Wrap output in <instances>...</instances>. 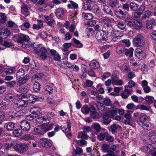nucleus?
<instances>
[{"mask_svg":"<svg viewBox=\"0 0 156 156\" xmlns=\"http://www.w3.org/2000/svg\"><path fill=\"white\" fill-rule=\"evenodd\" d=\"M12 147L15 151L20 154H23L26 152L29 148L27 144L21 143L13 145Z\"/></svg>","mask_w":156,"mask_h":156,"instance_id":"nucleus-1","label":"nucleus"},{"mask_svg":"<svg viewBox=\"0 0 156 156\" xmlns=\"http://www.w3.org/2000/svg\"><path fill=\"white\" fill-rule=\"evenodd\" d=\"M133 42L136 47H143L144 44V37L141 34H138L133 39Z\"/></svg>","mask_w":156,"mask_h":156,"instance_id":"nucleus-2","label":"nucleus"},{"mask_svg":"<svg viewBox=\"0 0 156 156\" xmlns=\"http://www.w3.org/2000/svg\"><path fill=\"white\" fill-rule=\"evenodd\" d=\"M95 37L96 38L101 42L104 43L108 39V36L106 34H104L103 31H97Z\"/></svg>","mask_w":156,"mask_h":156,"instance_id":"nucleus-3","label":"nucleus"},{"mask_svg":"<svg viewBox=\"0 0 156 156\" xmlns=\"http://www.w3.org/2000/svg\"><path fill=\"white\" fill-rule=\"evenodd\" d=\"M114 13L117 18H122L123 17H125L127 15V12L123 9H119L114 11Z\"/></svg>","mask_w":156,"mask_h":156,"instance_id":"nucleus-4","label":"nucleus"},{"mask_svg":"<svg viewBox=\"0 0 156 156\" xmlns=\"http://www.w3.org/2000/svg\"><path fill=\"white\" fill-rule=\"evenodd\" d=\"M20 126L22 129L25 131L29 130L30 127L29 122L25 120L20 122Z\"/></svg>","mask_w":156,"mask_h":156,"instance_id":"nucleus-5","label":"nucleus"},{"mask_svg":"<svg viewBox=\"0 0 156 156\" xmlns=\"http://www.w3.org/2000/svg\"><path fill=\"white\" fill-rule=\"evenodd\" d=\"M40 141L41 144L43 147L49 148L52 145L51 143L47 139L43 138L41 139Z\"/></svg>","mask_w":156,"mask_h":156,"instance_id":"nucleus-6","label":"nucleus"},{"mask_svg":"<svg viewBox=\"0 0 156 156\" xmlns=\"http://www.w3.org/2000/svg\"><path fill=\"white\" fill-rule=\"evenodd\" d=\"M148 118V117L144 113H141L139 116V120L137 122L140 126L146 122L145 121Z\"/></svg>","mask_w":156,"mask_h":156,"instance_id":"nucleus-7","label":"nucleus"},{"mask_svg":"<svg viewBox=\"0 0 156 156\" xmlns=\"http://www.w3.org/2000/svg\"><path fill=\"white\" fill-rule=\"evenodd\" d=\"M21 36L17 39V42L20 43H23L24 41L28 42L30 40L29 37L27 35L21 34Z\"/></svg>","mask_w":156,"mask_h":156,"instance_id":"nucleus-8","label":"nucleus"},{"mask_svg":"<svg viewBox=\"0 0 156 156\" xmlns=\"http://www.w3.org/2000/svg\"><path fill=\"white\" fill-rule=\"evenodd\" d=\"M155 24H156V20L153 18L147 21L146 27L147 29L151 30L152 28V25Z\"/></svg>","mask_w":156,"mask_h":156,"instance_id":"nucleus-9","label":"nucleus"},{"mask_svg":"<svg viewBox=\"0 0 156 156\" xmlns=\"http://www.w3.org/2000/svg\"><path fill=\"white\" fill-rule=\"evenodd\" d=\"M153 149V147L151 144H148L140 148V150L144 152L148 153L151 151Z\"/></svg>","mask_w":156,"mask_h":156,"instance_id":"nucleus-10","label":"nucleus"},{"mask_svg":"<svg viewBox=\"0 0 156 156\" xmlns=\"http://www.w3.org/2000/svg\"><path fill=\"white\" fill-rule=\"evenodd\" d=\"M4 127L8 131H11L15 128V124L14 123L10 122L5 123Z\"/></svg>","mask_w":156,"mask_h":156,"instance_id":"nucleus-11","label":"nucleus"},{"mask_svg":"<svg viewBox=\"0 0 156 156\" xmlns=\"http://www.w3.org/2000/svg\"><path fill=\"white\" fill-rule=\"evenodd\" d=\"M111 107L112 109L109 111L108 113L109 114V117L110 118H113L114 116L116 114L117 109L115 106L111 105Z\"/></svg>","mask_w":156,"mask_h":156,"instance_id":"nucleus-12","label":"nucleus"},{"mask_svg":"<svg viewBox=\"0 0 156 156\" xmlns=\"http://www.w3.org/2000/svg\"><path fill=\"white\" fill-rule=\"evenodd\" d=\"M38 98V97L32 94L27 95V99L26 100L30 103H34Z\"/></svg>","mask_w":156,"mask_h":156,"instance_id":"nucleus-13","label":"nucleus"},{"mask_svg":"<svg viewBox=\"0 0 156 156\" xmlns=\"http://www.w3.org/2000/svg\"><path fill=\"white\" fill-rule=\"evenodd\" d=\"M17 104L19 108L22 107H24L27 106L28 103L26 100L19 99Z\"/></svg>","mask_w":156,"mask_h":156,"instance_id":"nucleus-14","label":"nucleus"},{"mask_svg":"<svg viewBox=\"0 0 156 156\" xmlns=\"http://www.w3.org/2000/svg\"><path fill=\"white\" fill-rule=\"evenodd\" d=\"M133 49L132 48H130L129 49H125L123 51L126 56H129L131 58L133 56Z\"/></svg>","mask_w":156,"mask_h":156,"instance_id":"nucleus-15","label":"nucleus"},{"mask_svg":"<svg viewBox=\"0 0 156 156\" xmlns=\"http://www.w3.org/2000/svg\"><path fill=\"white\" fill-rule=\"evenodd\" d=\"M44 130L42 126H37L34 129V131L35 134L43 135L44 133Z\"/></svg>","mask_w":156,"mask_h":156,"instance_id":"nucleus-16","label":"nucleus"},{"mask_svg":"<svg viewBox=\"0 0 156 156\" xmlns=\"http://www.w3.org/2000/svg\"><path fill=\"white\" fill-rule=\"evenodd\" d=\"M132 93V92L129 89H125L124 91L121 93V96L122 98L126 99Z\"/></svg>","mask_w":156,"mask_h":156,"instance_id":"nucleus-17","label":"nucleus"},{"mask_svg":"<svg viewBox=\"0 0 156 156\" xmlns=\"http://www.w3.org/2000/svg\"><path fill=\"white\" fill-rule=\"evenodd\" d=\"M67 129H62V131L65 133H67L66 134L67 136H71V135L70 133V132L71 130V122L70 120H68L67 121Z\"/></svg>","mask_w":156,"mask_h":156,"instance_id":"nucleus-18","label":"nucleus"},{"mask_svg":"<svg viewBox=\"0 0 156 156\" xmlns=\"http://www.w3.org/2000/svg\"><path fill=\"white\" fill-rule=\"evenodd\" d=\"M87 75H89L91 77H96V75L95 72L92 69H91L90 70V71H88L87 73H84L83 74L81 75V76H83V78H85L86 77H87Z\"/></svg>","mask_w":156,"mask_h":156,"instance_id":"nucleus-19","label":"nucleus"},{"mask_svg":"<svg viewBox=\"0 0 156 156\" xmlns=\"http://www.w3.org/2000/svg\"><path fill=\"white\" fill-rule=\"evenodd\" d=\"M110 127L111 129V131L112 134H114L121 128L120 126L116 124H113L111 125Z\"/></svg>","mask_w":156,"mask_h":156,"instance_id":"nucleus-20","label":"nucleus"},{"mask_svg":"<svg viewBox=\"0 0 156 156\" xmlns=\"http://www.w3.org/2000/svg\"><path fill=\"white\" fill-rule=\"evenodd\" d=\"M90 115L91 117L93 119L97 118L98 116V114L96 112V109L94 107L93 105H91Z\"/></svg>","mask_w":156,"mask_h":156,"instance_id":"nucleus-21","label":"nucleus"},{"mask_svg":"<svg viewBox=\"0 0 156 156\" xmlns=\"http://www.w3.org/2000/svg\"><path fill=\"white\" fill-rule=\"evenodd\" d=\"M30 111L33 115H38L41 109L38 107H34L31 108Z\"/></svg>","mask_w":156,"mask_h":156,"instance_id":"nucleus-22","label":"nucleus"},{"mask_svg":"<svg viewBox=\"0 0 156 156\" xmlns=\"http://www.w3.org/2000/svg\"><path fill=\"white\" fill-rule=\"evenodd\" d=\"M24 70L23 69H20L16 72V76L18 78H25L24 76Z\"/></svg>","mask_w":156,"mask_h":156,"instance_id":"nucleus-23","label":"nucleus"},{"mask_svg":"<svg viewBox=\"0 0 156 156\" xmlns=\"http://www.w3.org/2000/svg\"><path fill=\"white\" fill-rule=\"evenodd\" d=\"M140 126L147 130H151L152 128H153V125L151 124L146 122L142 124V125H140Z\"/></svg>","mask_w":156,"mask_h":156,"instance_id":"nucleus-24","label":"nucleus"},{"mask_svg":"<svg viewBox=\"0 0 156 156\" xmlns=\"http://www.w3.org/2000/svg\"><path fill=\"white\" fill-rule=\"evenodd\" d=\"M140 126L147 130H151L152 128H153V125L151 124L146 122L142 124V125H140Z\"/></svg>","mask_w":156,"mask_h":156,"instance_id":"nucleus-25","label":"nucleus"},{"mask_svg":"<svg viewBox=\"0 0 156 156\" xmlns=\"http://www.w3.org/2000/svg\"><path fill=\"white\" fill-rule=\"evenodd\" d=\"M70 4H68L67 5L68 8L76 9L78 8V5L77 4L72 1H70Z\"/></svg>","mask_w":156,"mask_h":156,"instance_id":"nucleus-26","label":"nucleus"},{"mask_svg":"<svg viewBox=\"0 0 156 156\" xmlns=\"http://www.w3.org/2000/svg\"><path fill=\"white\" fill-rule=\"evenodd\" d=\"M106 29L107 30V32L108 34H110L111 35L114 34L116 32L112 25L108 27H105Z\"/></svg>","mask_w":156,"mask_h":156,"instance_id":"nucleus-27","label":"nucleus"},{"mask_svg":"<svg viewBox=\"0 0 156 156\" xmlns=\"http://www.w3.org/2000/svg\"><path fill=\"white\" fill-rule=\"evenodd\" d=\"M119 4V0H111L109 2L110 6L113 9L116 8Z\"/></svg>","mask_w":156,"mask_h":156,"instance_id":"nucleus-28","label":"nucleus"},{"mask_svg":"<svg viewBox=\"0 0 156 156\" xmlns=\"http://www.w3.org/2000/svg\"><path fill=\"white\" fill-rule=\"evenodd\" d=\"M37 24H34L33 25V28L37 30L42 28L43 27V23L41 20H37Z\"/></svg>","mask_w":156,"mask_h":156,"instance_id":"nucleus-29","label":"nucleus"},{"mask_svg":"<svg viewBox=\"0 0 156 156\" xmlns=\"http://www.w3.org/2000/svg\"><path fill=\"white\" fill-rule=\"evenodd\" d=\"M43 129L44 130V133L47 132V131L50 130L51 129H52L53 128V124H44L42 126Z\"/></svg>","mask_w":156,"mask_h":156,"instance_id":"nucleus-30","label":"nucleus"},{"mask_svg":"<svg viewBox=\"0 0 156 156\" xmlns=\"http://www.w3.org/2000/svg\"><path fill=\"white\" fill-rule=\"evenodd\" d=\"M130 9L133 11H137L138 5L134 2H130L129 4Z\"/></svg>","mask_w":156,"mask_h":156,"instance_id":"nucleus-31","label":"nucleus"},{"mask_svg":"<svg viewBox=\"0 0 156 156\" xmlns=\"http://www.w3.org/2000/svg\"><path fill=\"white\" fill-rule=\"evenodd\" d=\"M103 11L106 13L112 15L113 13L112 11L110 9V7L107 5H103Z\"/></svg>","mask_w":156,"mask_h":156,"instance_id":"nucleus-32","label":"nucleus"},{"mask_svg":"<svg viewBox=\"0 0 156 156\" xmlns=\"http://www.w3.org/2000/svg\"><path fill=\"white\" fill-rule=\"evenodd\" d=\"M28 79H17V84L19 86L23 85L27 82Z\"/></svg>","mask_w":156,"mask_h":156,"instance_id":"nucleus-33","label":"nucleus"},{"mask_svg":"<svg viewBox=\"0 0 156 156\" xmlns=\"http://www.w3.org/2000/svg\"><path fill=\"white\" fill-rule=\"evenodd\" d=\"M63 10L62 8H58L56 10V16L57 17L59 18H61L63 16Z\"/></svg>","mask_w":156,"mask_h":156,"instance_id":"nucleus-34","label":"nucleus"},{"mask_svg":"<svg viewBox=\"0 0 156 156\" xmlns=\"http://www.w3.org/2000/svg\"><path fill=\"white\" fill-rule=\"evenodd\" d=\"M142 27V23L137 20H134V28L137 29H140Z\"/></svg>","mask_w":156,"mask_h":156,"instance_id":"nucleus-35","label":"nucleus"},{"mask_svg":"<svg viewBox=\"0 0 156 156\" xmlns=\"http://www.w3.org/2000/svg\"><path fill=\"white\" fill-rule=\"evenodd\" d=\"M89 66L94 69H96L99 66L98 62L95 60H92L89 64Z\"/></svg>","mask_w":156,"mask_h":156,"instance_id":"nucleus-36","label":"nucleus"},{"mask_svg":"<svg viewBox=\"0 0 156 156\" xmlns=\"http://www.w3.org/2000/svg\"><path fill=\"white\" fill-rule=\"evenodd\" d=\"M135 55L139 59H142L144 58L145 54L144 52L141 51H136V52L135 53Z\"/></svg>","mask_w":156,"mask_h":156,"instance_id":"nucleus-37","label":"nucleus"},{"mask_svg":"<svg viewBox=\"0 0 156 156\" xmlns=\"http://www.w3.org/2000/svg\"><path fill=\"white\" fill-rule=\"evenodd\" d=\"M40 88V85L38 82H36L33 84V89L35 92H37L39 91Z\"/></svg>","mask_w":156,"mask_h":156,"instance_id":"nucleus-38","label":"nucleus"},{"mask_svg":"<svg viewBox=\"0 0 156 156\" xmlns=\"http://www.w3.org/2000/svg\"><path fill=\"white\" fill-rule=\"evenodd\" d=\"M149 139L153 142H156V133L152 131L150 134Z\"/></svg>","mask_w":156,"mask_h":156,"instance_id":"nucleus-39","label":"nucleus"},{"mask_svg":"<svg viewBox=\"0 0 156 156\" xmlns=\"http://www.w3.org/2000/svg\"><path fill=\"white\" fill-rule=\"evenodd\" d=\"M34 138V136L30 134H26L22 136V139L25 140H33Z\"/></svg>","mask_w":156,"mask_h":156,"instance_id":"nucleus-40","label":"nucleus"},{"mask_svg":"<svg viewBox=\"0 0 156 156\" xmlns=\"http://www.w3.org/2000/svg\"><path fill=\"white\" fill-rule=\"evenodd\" d=\"M88 137V136L86 133L83 132H80L77 136L78 138H81L83 139H86Z\"/></svg>","mask_w":156,"mask_h":156,"instance_id":"nucleus-41","label":"nucleus"},{"mask_svg":"<svg viewBox=\"0 0 156 156\" xmlns=\"http://www.w3.org/2000/svg\"><path fill=\"white\" fill-rule=\"evenodd\" d=\"M93 127L94 129L96 131L95 133H98L101 130V127L100 125L98 123H95L93 124Z\"/></svg>","mask_w":156,"mask_h":156,"instance_id":"nucleus-42","label":"nucleus"},{"mask_svg":"<svg viewBox=\"0 0 156 156\" xmlns=\"http://www.w3.org/2000/svg\"><path fill=\"white\" fill-rule=\"evenodd\" d=\"M145 100L148 104H151L154 101V98L151 96L147 95L146 97Z\"/></svg>","mask_w":156,"mask_h":156,"instance_id":"nucleus-43","label":"nucleus"},{"mask_svg":"<svg viewBox=\"0 0 156 156\" xmlns=\"http://www.w3.org/2000/svg\"><path fill=\"white\" fill-rule=\"evenodd\" d=\"M107 133V132H106L104 133H101L99 134L98 136V139L100 140H103L105 139H106Z\"/></svg>","mask_w":156,"mask_h":156,"instance_id":"nucleus-44","label":"nucleus"},{"mask_svg":"<svg viewBox=\"0 0 156 156\" xmlns=\"http://www.w3.org/2000/svg\"><path fill=\"white\" fill-rule=\"evenodd\" d=\"M0 16L2 18L0 20V22L2 23H5L6 21V20L7 18L5 14L4 13L0 12Z\"/></svg>","mask_w":156,"mask_h":156,"instance_id":"nucleus-45","label":"nucleus"},{"mask_svg":"<svg viewBox=\"0 0 156 156\" xmlns=\"http://www.w3.org/2000/svg\"><path fill=\"white\" fill-rule=\"evenodd\" d=\"M112 83L114 85H116L119 86L121 85L122 84V80H117V79H112Z\"/></svg>","mask_w":156,"mask_h":156,"instance_id":"nucleus-46","label":"nucleus"},{"mask_svg":"<svg viewBox=\"0 0 156 156\" xmlns=\"http://www.w3.org/2000/svg\"><path fill=\"white\" fill-rule=\"evenodd\" d=\"M13 134L16 136H20L22 134V131L20 129H16L13 131Z\"/></svg>","mask_w":156,"mask_h":156,"instance_id":"nucleus-47","label":"nucleus"},{"mask_svg":"<svg viewBox=\"0 0 156 156\" xmlns=\"http://www.w3.org/2000/svg\"><path fill=\"white\" fill-rule=\"evenodd\" d=\"M151 12L149 10H147L145 11L144 12V15L142 17V19H145L146 18H148L151 15Z\"/></svg>","mask_w":156,"mask_h":156,"instance_id":"nucleus-48","label":"nucleus"},{"mask_svg":"<svg viewBox=\"0 0 156 156\" xmlns=\"http://www.w3.org/2000/svg\"><path fill=\"white\" fill-rule=\"evenodd\" d=\"M73 42L77 45V47L80 48L83 47V45L79 41L77 40L75 38H73Z\"/></svg>","mask_w":156,"mask_h":156,"instance_id":"nucleus-49","label":"nucleus"},{"mask_svg":"<svg viewBox=\"0 0 156 156\" xmlns=\"http://www.w3.org/2000/svg\"><path fill=\"white\" fill-rule=\"evenodd\" d=\"M93 82L89 80H87L86 83L84 84L83 87L85 88H87L91 87L93 84Z\"/></svg>","mask_w":156,"mask_h":156,"instance_id":"nucleus-50","label":"nucleus"},{"mask_svg":"<svg viewBox=\"0 0 156 156\" xmlns=\"http://www.w3.org/2000/svg\"><path fill=\"white\" fill-rule=\"evenodd\" d=\"M129 4L127 3L123 4H122V8L124 11H129Z\"/></svg>","mask_w":156,"mask_h":156,"instance_id":"nucleus-51","label":"nucleus"},{"mask_svg":"<svg viewBox=\"0 0 156 156\" xmlns=\"http://www.w3.org/2000/svg\"><path fill=\"white\" fill-rule=\"evenodd\" d=\"M106 140L108 142H112L114 141V139L112 136L109 135L108 132L107 135L106 137Z\"/></svg>","mask_w":156,"mask_h":156,"instance_id":"nucleus-52","label":"nucleus"},{"mask_svg":"<svg viewBox=\"0 0 156 156\" xmlns=\"http://www.w3.org/2000/svg\"><path fill=\"white\" fill-rule=\"evenodd\" d=\"M103 103L105 105L108 106L110 105L111 101L109 98H104Z\"/></svg>","mask_w":156,"mask_h":156,"instance_id":"nucleus-53","label":"nucleus"},{"mask_svg":"<svg viewBox=\"0 0 156 156\" xmlns=\"http://www.w3.org/2000/svg\"><path fill=\"white\" fill-rule=\"evenodd\" d=\"M83 15H84V18L87 20H90L93 18L92 15L91 13H83Z\"/></svg>","mask_w":156,"mask_h":156,"instance_id":"nucleus-54","label":"nucleus"},{"mask_svg":"<svg viewBox=\"0 0 156 156\" xmlns=\"http://www.w3.org/2000/svg\"><path fill=\"white\" fill-rule=\"evenodd\" d=\"M0 74L2 77H5V78H13L12 76L8 75L5 70L3 71Z\"/></svg>","mask_w":156,"mask_h":156,"instance_id":"nucleus-55","label":"nucleus"},{"mask_svg":"<svg viewBox=\"0 0 156 156\" xmlns=\"http://www.w3.org/2000/svg\"><path fill=\"white\" fill-rule=\"evenodd\" d=\"M128 19H126L125 20V22L126 23V25L130 27H134V21H128Z\"/></svg>","mask_w":156,"mask_h":156,"instance_id":"nucleus-56","label":"nucleus"},{"mask_svg":"<svg viewBox=\"0 0 156 156\" xmlns=\"http://www.w3.org/2000/svg\"><path fill=\"white\" fill-rule=\"evenodd\" d=\"M81 110L82 112H83V111H84V114H87L89 113L90 112H91V106L90 108L86 107L84 108H82Z\"/></svg>","mask_w":156,"mask_h":156,"instance_id":"nucleus-57","label":"nucleus"},{"mask_svg":"<svg viewBox=\"0 0 156 156\" xmlns=\"http://www.w3.org/2000/svg\"><path fill=\"white\" fill-rule=\"evenodd\" d=\"M83 8L85 10H90L92 9V6L85 2L83 5Z\"/></svg>","mask_w":156,"mask_h":156,"instance_id":"nucleus-58","label":"nucleus"},{"mask_svg":"<svg viewBox=\"0 0 156 156\" xmlns=\"http://www.w3.org/2000/svg\"><path fill=\"white\" fill-rule=\"evenodd\" d=\"M103 22L105 24L106 26L105 27H108L110 25H112L111 22L108 19H105L103 20Z\"/></svg>","mask_w":156,"mask_h":156,"instance_id":"nucleus-59","label":"nucleus"},{"mask_svg":"<svg viewBox=\"0 0 156 156\" xmlns=\"http://www.w3.org/2000/svg\"><path fill=\"white\" fill-rule=\"evenodd\" d=\"M44 89L46 91H48L49 94L52 93L53 92L52 87L48 85L45 86Z\"/></svg>","mask_w":156,"mask_h":156,"instance_id":"nucleus-60","label":"nucleus"},{"mask_svg":"<svg viewBox=\"0 0 156 156\" xmlns=\"http://www.w3.org/2000/svg\"><path fill=\"white\" fill-rule=\"evenodd\" d=\"M108 145L107 144H104L102 147L101 150L104 153H105L108 150Z\"/></svg>","mask_w":156,"mask_h":156,"instance_id":"nucleus-61","label":"nucleus"},{"mask_svg":"<svg viewBox=\"0 0 156 156\" xmlns=\"http://www.w3.org/2000/svg\"><path fill=\"white\" fill-rule=\"evenodd\" d=\"M16 82L14 81H12L8 82L5 83L6 85L9 87H12L16 83Z\"/></svg>","mask_w":156,"mask_h":156,"instance_id":"nucleus-62","label":"nucleus"},{"mask_svg":"<svg viewBox=\"0 0 156 156\" xmlns=\"http://www.w3.org/2000/svg\"><path fill=\"white\" fill-rule=\"evenodd\" d=\"M14 97V95L11 93H9L7 94L5 96L6 99L9 100H12V99Z\"/></svg>","mask_w":156,"mask_h":156,"instance_id":"nucleus-63","label":"nucleus"},{"mask_svg":"<svg viewBox=\"0 0 156 156\" xmlns=\"http://www.w3.org/2000/svg\"><path fill=\"white\" fill-rule=\"evenodd\" d=\"M119 72L117 70L114 71L113 72L112 78H118Z\"/></svg>","mask_w":156,"mask_h":156,"instance_id":"nucleus-64","label":"nucleus"}]
</instances>
